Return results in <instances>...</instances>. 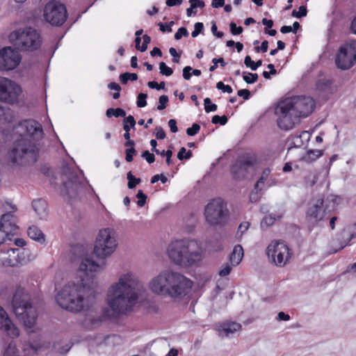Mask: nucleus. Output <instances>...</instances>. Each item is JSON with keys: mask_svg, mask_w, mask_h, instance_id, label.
I'll return each mask as SVG.
<instances>
[{"mask_svg": "<svg viewBox=\"0 0 356 356\" xmlns=\"http://www.w3.org/2000/svg\"><path fill=\"white\" fill-rule=\"evenodd\" d=\"M244 63L246 67H250L252 70H257V66H255V62L252 60L250 56H246L244 59Z\"/></svg>", "mask_w": 356, "mask_h": 356, "instance_id": "nucleus-56", "label": "nucleus"}, {"mask_svg": "<svg viewBox=\"0 0 356 356\" xmlns=\"http://www.w3.org/2000/svg\"><path fill=\"white\" fill-rule=\"evenodd\" d=\"M250 223L248 222H243L240 224L236 233V236L241 238L243 234L248 229Z\"/></svg>", "mask_w": 356, "mask_h": 356, "instance_id": "nucleus-41", "label": "nucleus"}, {"mask_svg": "<svg viewBox=\"0 0 356 356\" xmlns=\"http://www.w3.org/2000/svg\"><path fill=\"white\" fill-rule=\"evenodd\" d=\"M65 176L63 188L61 190V195L67 196L69 199L76 197L80 193L84 191L88 181L83 176L82 170L79 173L68 166L63 168Z\"/></svg>", "mask_w": 356, "mask_h": 356, "instance_id": "nucleus-9", "label": "nucleus"}, {"mask_svg": "<svg viewBox=\"0 0 356 356\" xmlns=\"http://www.w3.org/2000/svg\"><path fill=\"white\" fill-rule=\"evenodd\" d=\"M170 54L173 57L172 62L175 63H179L180 61V54L177 52V50L174 47H170L169 49Z\"/></svg>", "mask_w": 356, "mask_h": 356, "instance_id": "nucleus-57", "label": "nucleus"}, {"mask_svg": "<svg viewBox=\"0 0 356 356\" xmlns=\"http://www.w3.org/2000/svg\"><path fill=\"white\" fill-rule=\"evenodd\" d=\"M141 286L138 277L132 272L120 274L118 281L107 291L106 301L108 308L90 311L83 321V325L93 330L99 327L104 321L131 311L138 300Z\"/></svg>", "mask_w": 356, "mask_h": 356, "instance_id": "nucleus-1", "label": "nucleus"}, {"mask_svg": "<svg viewBox=\"0 0 356 356\" xmlns=\"http://www.w3.org/2000/svg\"><path fill=\"white\" fill-rule=\"evenodd\" d=\"M200 130V126L197 123H194L191 127L186 129V134L190 136H193L196 135Z\"/></svg>", "mask_w": 356, "mask_h": 356, "instance_id": "nucleus-50", "label": "nucleus"}, {"mask_svg": "<svg viewBox=\"0 0 356 356\" xmlns=\"http://www.w3.org/2000/svg\"><path fill=\"white\" fill-rule=\"evenodd\" d=\"M155 136L158 140H163L165 138V133L161 127H156L155 129Z\"/></svg>", "mask_w": 356, "mask_h": 356, "instance_id": "nucleus-60", "label": "nucleus"}, {"mask_svg": "<svg viewBox=\"0 0 356 356\" xmlns=\"http://www.w3.org/2000/svg\"><path fill=\"white\" fill-rule=\"evenodd\" d=\"M170 259L177 265L191 266L202 259V249L195 240L181 239L172 241L168 246Z\"/></svg>", "mask_w": 356, "mask_h": 356, "instance_id": "nucleus-5", "label": "nucleus"}, {"mask_svg": "<svg viewBox=\"0 0 356 356\" xmlns=\"http://www.w3.org/2000/svg\"><path fill=\"white\" fill-rule=\"evenodd\" d=\"M117 248V241L114 232L109 229H101L97 236L94 253L101 259L110 257Z\"/></svg>", "mask_w": 356, "mask_h": 356, "instance_id": "nucleus-11", "label": "nucleus"}, {"mask_svg": "<svg viewBox=\"0 0 356 356\" xmlns=\"http://www.w3.org/2000/svg\"><path fill=\"white\" fill-rule=\"evenodd\" d=\"M43 17L51 26H60L67 17L66 7L58 1L51 0L44 6Z\"/></svg>", "mask_w": 356, "mask_h": 356, "instance_id": "nucleus-12", "label": "nucleus"}, {"mask_svg": "<svg viewBox=\"0 0 356 356\" xmlns=\"http://www.w3.org/2000/svg\"><path fill=\"white\" fill-rule=\"evenodd\" d=\"M3 356H18V350L15 345L10 343L4 350Z\"/></svg>", "mask_w": 356, "mask_h": 356, "instance_id": "nucleus-35", "label": "nucleus"}, {"mask_svg": "<svg viewBox=\"0 0 356 356\" xmlns=\"http://www.w3.org/2000/svg\"><path fill=\"white\" fill-rule=\"evenodd\" d=\"M282 218V215L277 213H270L266 215L262 220L261 222V227H264V226L269 227L273 225L275 221L279 220Z\"/></svg>", "mask_w": 356, "mask_h": 356, "instance_id": "nucleus-27", "label": "nucleus"}, {"mask_svg": "<svg viewBox=\"0 0 356 356\" xmlns=\"http://www.w3.org/2000/svg\"><path fill=\"white\" fill-rule=\"evenodd\" d=\"M21 93L22 88L17 83L0 76V102L13 104L18 102Z\"/></svg>", "mask_w": 356, "mask_h": 356, "instance_id": "nucleus-16", "label": "nucleus"}, {"mask_svg": "<svg viewBox=\"0 0 356 356\" xmlns=\"http://www.w3.org/2000/svg\"><path fill=\"white\" fill-rule=\"evenodd\" d=\"M159 70L162 75H165L166 76H170L173 74L172 69L167 66L164 62H161L159 63Z\"/></svg>", "mask_w": 356, "mask_h": 356, "instance_id": "nucleus-36", "label": "nucleus"}, {"mask_svg": "<svg viewBox=\"0 0 356 356\" xmlns=\"http://www.w3.org/2000/svg\"><path fill=\"white\" fill-rule=\"evenodd\" d=\"M231 270H232L231 266L229 264L226 263L222 265V268L219 271V275L221 277L227 276L230 273Z\"/></svg>", "mask_w": 356, "mask_h": 356, "instance_id": "nucleus-55", "label": "nucleus"}, {"mask_svg": "<svg viewBox=\"0 0 356 356\" xmlns=\"http://www.w3.org/2000/svg\"><path fill=\"white\" fill-rule=\"evenodd\" d=\"M266 254L275 266H284L291 256L289 247L283 241H273L267 247Z\"/></svg>", "mask_w": 356, "mask_h": 356, "instance_id": "nucleus-15", "label": "nucleus"}, {"mask_svg": "<svg viewBox=\"0 0 356 356\" xmlns=\"http://www.w3.org/2000/svg\"><path fill=\"white\" fill-rule=\"evenodd\" d=\"M17 132L22 131V138L29 139L31 138L34 141L39 140L42 138L43 129L42 125L34 120H26L19 123L16 127Z\"/></svg>", "mask_w": 356, "mask_h": 356, "instance_id": "nucleus-19", "label": "nucleus"}, {"mask_svg": "<svg viewBox=\"0 0 356 356\" xmlns=\"http://www.w3.org/2000/svg\"><path fill=\"white\" fill-rule=\"evenodd\" d=\"M17 229L16 218L13 213H7L1 216L0 218V232L5 234L8 238H11L17 234Z\"/></svg>", "mask_w": 356, "mask_h": 356, "instance_id": "nucleus-21", "label": "nucleus"}, {"mask_svg": "<svg viewBox=\"0 0 356 356\" xmlns=\"http://www.w3.org/2000/svg\"><path fill=\"white\" fill-rule=\"evenodd\" d=\"M136 197L138 199L137 202L138 206L143 207L146 203L147 195L141 190H139L136 194Z\"/></svg>", "mask_w": 356, "mask_h": 356, "instance_id": "nucleus-44", "label": "nucleus"}, {"mask_svg": "<svg viewBox=\"0 0 356 356\" xmlns=\"http://www.w3.org/2000/svg\"><path fill=\"white\" fill-rule=\"evenodd\" d=\"M138 75L136 73L125 72L120 75V80L123 84H126L129 80L136 81Z\"/></svg>", "mask_w": 356, "mask_h": 356, "instance_id": "nucleus-33", "label": "nucleus"}, {"mask_svg": "<svg viewBox=\"0 0 356 356\" xmlns=\"http://www.w3.org/2000/svg\"><path fill=\"white\" fill-rule=\"evenodd\" d=\"M10 41L22 51H33L41 45V38L37 31L31 27L19 29L9 35Z\"/></svg>", "mask_w": 356, "mask_h": 356, "instance_id": "nucleus-8", "label": "nucleus"}, {"mask_svg": "<svg viewBox=\"0 0 356 356\" xmlns=\"http://www.w3.org/2000/svg\"><path fill=\"white\" fill-rule=\"evenodd\" d=\"M13 310L17 319L25 327L31 328L35 325L38 314L35 307L31 302L30 297L24 288L16 289L12 300Z\"/></svg>", "mask_w": 356, "mask_h": 356, "instance_id": "nucleus-6", "label": "nucleus"}, {"mask_svg": "<svg viewBox=\"0 0 356 356\" xmlns=\"http://www.w3.org/2000/svg\"><path fill=\"white\" fill-rule=\"evenodd\" d=\"M211 122L215 124H220L221 125H225L227 122V118L225 115L222 116L216 115L212 117Z\"/></svg>", "mask_w": 356, "mask_h": 356, "instance_id": "nucleus-43", "label": "nucleus"}, {"mask_svg": "<svg viewBox=\"0 0 356 356\" xmlns=\"http://www.w3.org/2000/svg\"><path fill=\"white\" fill-rule=\"evenodd\" d=\"M192 67L191 66H186L183 69V78L185 80H190L191 78L192 73L191 72Z\"/></svg>", "mask_w": 356, "mask_h": 356, "instance_id": "nucleus-63", "label": "nucleus"}, {"mask_svg": "<svg viewBox=\"0 0 356 356\" xmlns=\"http://www.w3.org/2000/svg\"><path fill=\"white\" fill-rule=\"evenodd\" d=\"M237 95L239 97H242L244 100H248L250 97V92L248 89H241L238 90Z\"/></svg>", "mask_w": 356, "mask_h": 356, "instance_id": "nucleus-61", "label": "nucleus"}, {"mask_svg": "<svg viewBox=\"0 0 356 356\" xmlns=\"http://www.w3.org/2000/svg\"><path fill=\"white\" fill-rule=\"evenodd\" d=\"M32 207L40 219H45L47 217V203L44 200H34L32 202Z\"/></svg>", "mask_w": 356, "mask_h": 356, "instance_id": "nucleus-24", "label": "nucleus"}, {"mask_svg": "<svg viewBox=\"0 0 356 356\" xmlns=\"http://www.w3.org/2000/svg\"><path fill=\"white\" fill-rule=\"evenodd\" d=\"M127 178L128 179V184H127V186H128V188L129 189H133L134 188L136 185L139 184L141 181V179L140 178H136L135 177L131 171H129L127 174Z\"/></svg>", "mask_w": 356, "mask_h": 356, "instance_id": "nucleus-32", "label": "nucleus"}, {"mask_svg": "<svg viewBox=\"0 0 356 356\" xmlns=\"http://www.w3.org/2000/svg\"><path fill=\"white\" fill-rule=\"evenodd\" d=\"M204 109L207 113L216 111L217 110V105L212 104L211 99L207 97L204 100Z\"/></svg>", "mask_w": 356, "mask_h": 356, "instance_id": "nucleus-37", "label": "nucleus"}, {"mask_svg": "<svg viewBox=\"0 0 356 356\" xmlns=\"http://www.w3.org/2000/svg\"><path fill=\"white\" fill-rule=\"evenodd\" d=\"M323 154L321 150L312 149L308 150L306 154L302 157V160L307 163L314 161Z\"/></svg>", "mask_w": 356, "mask_h": 356, "instance_id": "nucleus-28", "label": "nucleus"}, {"mask_svg": "<svg viewBox=\"0 0 356 356\" xmlns=\"http://www.w3.org/2000/svg\"><path fill=\"white\" fill-rule=\"evenodd\" d=\"M270 173V170L269 168H265L259 179L257 183L254 185V190H261V185H264L265 181L268 179L269 175Z\"/></svg>", "mask_w": 356, "mask_h": 356, "instance_id": "nucleus-30", "label": "nucleus"}, {"mask_svg": "<svg viewBox=\"0 0 356 356\" xmlns=\"http://www.w3.org/2000/svg\"><path fill=\"white\" fill-rule=\"evenodd\" d=\"M141 156L144 158L147 162L149 164L152 163L155 161V156L153 154L150 153L148 150H145L143 152Z\"/></svg>", "mask_w": 356, "mask_h": 356, "instance_id": "nucleus-54", "label": "nucleus"}, {"mask_svg": "<svg viewBox=\"0 0 356 356\" xmlns=\"http://www.w3.org/2000/svg\"><path fill=\"white\" fill-rule=\"evenodd\" d=\"M192 286L191 280L169 269L161 271L149 282V289L154 294L175 300L187 295Z\"/></svg>", "mask_w": 356, "mask_h": 356, "instance_id": "nucleus-4", "label": "nucleus"}, {"mask_svg": "<svg viewBox=\"0 0 356 356\" xmlns=\"http://www.w3.org/2000/svg\"><path fill=\"white\" fill-rule=\"evenodd\" d=\"M314 99L308 96L298 95L285 98L275 108L277 125L284 130H290L300 118L307 117L314 108Z\"/></svg>", "mask_w": 356, "mask_h": 356, "instance_id": "nucleus-3", "label": "nucleus"}, {"mask_svg": "<svg viewBox=\"0 0 356 356\" xmlns=\"http://www.w3.org/2000/svg\"><path fill=\"white\" fill-rule=\"evenodd\" d=\"M212 63H213V65L210 66V67H209L210 72H213L218 67V63H220L222 67H224L226 65V63L225 62V60L223 58H213Z\"/></svg>", "mask_w": 356, "mask_h": 356, "instance_id": "nucleus-45", "label": "nucleus"}, {"mask_svg": "<svg viewBox=\"0 0 356 356\" xmlns=\"http://www.w3.org/2000/svg\"><path fill=\"white\" fill-rule=\"evenodd\" d=\"M188 35V32L185 27H180L176 33L175 34V39L177 40H180L183 36L187 37Z\"/></svg>", "mask_w": 356, "mask_h": 356, "instance_id": "nucleus-51", "label": "nucleus"}, {"mask_svg": "<svg viewBox=\"0 0 356 356\" xmlns=\"http://www.w3.org/2000/svg\"><path fill=\"white\" fill-rule=\"evenodd\" d=\"M147 98V95L146 93H140L137 97L136 104L139 108L145 107L147 105L146 99Z\"/></svg>", "mask_w": 356, "mask_h": 356, "instance_id": "nucleus-40", "label": "nucleus"}, {"mask_svg": "<svg viewBox=\"0 0 356 356\" xmlns=\"http://www.w3.org/2000/svg\"><path fill=\"white\" fill-rule=\"evenodd\" d=\"M307 14V10L306 6H301L299 7V10L296 11V10H293L292 11L291 15L296 18H301L302 17H305Z\"/></svg>", "mask_w": 356, "mask_h": 356, "instance_id": "nucleus-39", "label": "nucleus"}, {"mask_svg": "<svg viewBox=\"0 0 356 356\" xmlns=\"http://www.w3.org/2000/svg\"><path fill=\"white\" fill-rule=\"evenodd\" d=\"M216 88L218 90H222L224 92L232 93L233 92V90L230 86L225 85L222 81L217 83Z\"/></svg>", "mask_w": 356, "mask_h": 356, "instance_id": "nucleus-53", "label": "nucleus"}, {"mask_svg": "<svg viewBox=\"0 0 356 356\" xmlns=\"http://www.w3.org/2000/svg\"><path fill=\"white\" fill-rule=\"evenodd\" d=\"M335 197L331 196L325 201L322 197H317L310 200L308 204L307 217L309 220L315 222H318L324 218L327 211H330L328 202H332V207L334 205Z\"/></svg>", "mask_w": 356, "mask_h": 356, "instance_id": "nucleus-14", "label": "nucleus"}, {"mask_svg": "<svg viewBox=\"0 0 356 356\" xmlns=\"http://www.w3.org/2000/svg\"><path fill=\"white\" fill-rule=\"evenodd\" d=\"M204 30V24L202 22H197L194 25V31L191 33L193 38H196Z\"/></svg>", "mask_w": 356, "mask_h": 356, "instance_id": "nucleus-49", "label": "nucleus"}, {"mask_svg": "<svg viewBox=\"0 0 356 356\" xmlns=\"http://www.w3.org/2000/svg\"><path fill=\"white\" fill-rule=\"evenodd\" d=\"M106 115L107 118H111L113 116L115 118L122 117L124 118L126 116V112L121 108H110L106 110Z\"/></svg>", "mask_w": 356, "mask_h": 356, "instance_id": "nucleus-31", "label": "nucleus"}, {"mask_svg": "<svg viewBox=\"0 0 356 356\" xmlns=\"http://www.w3.org/2000/svg\"><path fill=\"white\" fill-rule=\"evenodd\" d=\"M72 348V344L66 343L65 346H60L58 343L54 344V348L60 354L67 353Z\"/></svg>", "mask_w": 356, "mask_h": 356, "instance_id": "nucleus-42", "label": "nucleus"}, {"mask_svg": "<svg viewBox=\"0 0 356 356\" xmlns=\"http://www.w3.org/2000/svg\"><path fill=\"white\" fill-rule=\"evenodd\" d=\"M168 102V97L167 95H163L159 97V106H157V109L159 111H162L165 109L167 106Z\"/></svg>", "mask_w": 356, "mask_h": 356, "instance_id": "nucleus-46", "label": "nucleus"}, {"mask_svg": "<svg viewBox=\"0 0 356 356\" xmlns=\"http://www.w3.org/2000/svg\"><path fill=\"white\" fill-rule=\"evenodd\" d=\"M0 330L10 339H16L19 336V330L8 316L0 323Z\"/></svg>", "mask_w": 356, "mask_h": 356, "instance_id": "nucleus-22", "label": "nucleus"}, {"mask_svg": "<svg viewBox=\"0 0 356 356\" xmlns=\"http://www.w3.org/2000/svg\"><path fill=\"white\" fill-rule=\"evenodd\" d=\"M38 154L39 149L35 142L21 138L14 142L8 152V159L13 165H26L35 163Z\"/></svg>", "mask_w": 356, "mask_h": 356, "instance_id": "nucleus-7", "label": "nucleus"}, {"mask_svg": "<svg viewBox=\"0 0 356 356\" xmlns=\"http://www.w3.org/2000/svg\"><path fill=\"white\" fill-rule=\"evenodd\" d=\"M258 78L259 76L257 73L243 72V79L248 84L255 83Z\"/></svg>", "mask_w": 356, "mask_h": 356, "instance_id": "nucleus-34", "label": "nucleus"}, {"mask_svg": "<svg viewBox=\"0 0 356 356\" xmlns=\"http://www.w3.org/2000/svg\"><path fill=\"white\" fill-rule=\"evenodd\" d=\"M28 261L25 250L6 245L0 250V265L1 266L19 267L26 264Z\"/></svg>", "mask_w": 356, "mask_h": 356, "instance_id": "nucleus-13", "label": "nucleus"}, {"mask_svg": "<svg viewBox=\"0 0 356 356\" xmlns=\"http://www.w3.org/2000/svg\"><path fill=\"white\" fill-rule=\"evenodd\" d=\"M241 329V325L240 323L233 322V321H227L222 323L218 329L220 334H224L226 337H229L231 334H233L234 332L239 331Z\"/></svg>", "mask_w": 356, "mask_h": 356, "instance_id": "nucleus-23", "label": "nucleus"}, {"mask_svg": "<svg viewBox=\"0 0 356 356\" xmlns=\"http://www.w3.org/2000/svg\"><path fill=\"white\" fill-rule=\"evenodd\" d=\"M192 156V152L191 150H188L186 152V149L185 147H181L178 154H177V158L182 161L184 159H189Z\"/></svg>", "mask_w": 356, "mask_h": 356, "instance_id": "nucleus-38", "label": "nucleus"}, {"mask_svg": "<svg viewBox=\"0 0 356 356\" xmlns=\"http://www.w3.org/2000/svg\"><path fill=\"white\" fill-rule=\"evenodd\" d=\"M206 222L211 227H223L228 222L229 211L221 198L213 199L204 208Z\"/></svg>", "mask_w": 356, "mask_h": 356, "instance_id": "nucleus-10", "label": "nucleus"}, {"mask_svg": "<svg viewBox=\"0 0 356 356\" xmlns=\"http://www.w3.org/2000/svg\"><path fill=\"white\" fill-rule=\"evenodd\" d=\"M21 60L18 51L4 47L0 50V70H12L19 65Z\"/></svg>", "mask_w": 356, "mask_h": 356, "instance_id": "nucleus-20", "label": "nucleus"}, {"mask_svg": "<svg viewBox=\"0 0 356 356\" xmlns=\"http://www.w3.org/2000/svg\"><path fill=\"white\" fill-rule=\"evenodd\" d=\"M189 3L191 5L192 8H203L205 6L204 2L202 0H189Z\"/></svg>", "mask_w": 356, "mask_h": 356, "instance_id": "nucleus-62", "label": "nucleus"}, {"mask_svg": "<svg viewBox=\"0 0 356 356\" xmlns=\"http://www.w3.org/2000/svg\"><path fill=\"white\" fill-rule=\"evenodd\" d=\"M229 28H230L231 33L234 35H239L243 31L242 26H237L236 24L233 22H232L229 24Z\"/></svg>", "mask_w": 356, "mask_h": 356, "instance_id": "nucleus-48", "label": "nucleus"}, {"mask_svg": "<svg viewBox=\"0 0 356 356\" xmlns=\"http://www.w3.org/2000/svg\"><path fill=\"white\" fill-rule=\"evenodd\" d=\"M255 163L256 158L253 154L245 153L238 156L230 169L234 179L236 180L245 179L249 172V169L252 168Z\"/></svg>", "mask_w": 356, "mask_h": 356, "instance_id": "nucleus-17", "label": "nucleus"}, {"mask_svg": "<svg viewBox=\"0 0 356 356\" xmlns=\"http://www.w3.org/2000/svg\"><path fill=\"white\" fill-rule=\"evenodd\" d=\"M243 257V249L241 245L234 246L230 254L229 259L233 266H237L241 261Z\"/></svg>", "mask_w": 356, "mask_h": 356, "instance_id": "nucleus-25", "label": "nucleus"}, {"mask_svg": "<svg viewBox=\"0 0 356 356\" xmlns=\"http://www.w3.org/2000/svg\"><path fill=\"white\" fill-rule=\"evenodd\" d=\"M143 44L141 45V47H140L141 52H144L147 50V45L151 42V38L147 35H144L143 36Z\"/></svg>", "mask_w": 356, "mask_h": 356, "instance_id": "nucleus-59", "label": "nucleus"}, {"mask_svg": "<svg viewBox=\"0 0 356 356\" xmlns=\"http://www.w3.org/2000/svg\"><path fill=\"white\" fill-rule=\"evenodd\" d=\"M159 180H161L162 183L165 184L167 182L168 178L163 174L156 175L152 177L151 183L154 184V183L157 182Z\"/></svg>", "mask_w": 356, "mask_h": 356, "instance_id": "nucleus-58", "label": "nucleus"}, {"mask_svg": "<svg viewBox=\"0 0 356 356\" xmlns=\"http://www.w3.org/2000/svg\"><path fill=\"white\" fill-rule=\"evenodd\" d=\"M105 262L101 264L96 263L90 257L82 259L79 271L83 273L78 284L68 283L56 294V300L63 309L71 312H81L88 309L95 297L94 273L104 269Z\"/></svg>", "mask_w": 356, "mask_h": 356, "instance_id": "nucleus-2", "label": "nucleus"}, {"mask_svg": "<svg viewBox=\"0 0 356 356\" xmlns=\"http://www.w3.org/2000/svg\"><path fill=\"white\" fill-rule=\"evenodd\" d=\"M211 32L218 38H222L224 35V33L221 31H218V28L215 22H212L211 25Z\"/></svg>", "mask_w": 356, "mask_h": 356, "instance_id": "nucleus-64", "label": "nucleus"}, {"mask_svg": "<svg viewBox=\"0 0 356 356\" xmlns=\"http://www.w3.org/2000/svg\"><path fill=\"white\" fill-rule=\"evenodd\" d=\"M337 66L341 70H348L356 63V44H346L341 46L336 56Z\"/></svg>", "mask_w": 356, "mask_h": 356, "instance_id": "nucleus-18", "label": "nucleus"}, {"mask_svg": "<svg viewBox=\"0 0 356 356\" xmlns=\"http://www.w3.org/2000/svg\"><path fill=\"white\" fill-rule=\"evenodd\" d=\"M28 236L33 240L42 243L44 242V235L42 232L35 225L30 226L27 230Z\"/></svg>", "mask_w": 356, "mask_h": 356, "instance_id": "nucleus-26", "label": "nucleus"}, {"mask_svg": "<svg viewBox=\"0 0 356 356\" xmlns=\"http://www.w3.org/2000/svg\"><path fill=\"white\" fill-rule=\"evenodd\" d=\"M136 153H137V152L134 147L127 148L125 150V154H126L125 159H126L127 162H129V163L131 162L134 159V156L136 155Z\"/></svg>", "mask_w": 356, "mask_h": 356, "instance_id": "nucleus-47", "label": "nucleus"}, {"mask_svg": "<svg viewBox=\"0 0 356 356\" xmlns=\"http://www.w3.org/2000/svg\"><path fill=\"white\" fill-rule=\"evenodd\" d=\"M42 348V346L39 344H33L30 343L28 345L26 348H24V351L25 355H26V351L31 350L34 354H37L38 351H40Z\"/></svg>", "mask_w": 356, "mask_h": 356, "instance_id": "nucleus-52", "label": "nucleus"}, {"mask_svg": "<svg viewBox=\"0 0 356 356\" xmlns=\"http://www.w3.org/2000/svg\"><path fill=\"white\" fill-rule=\"evenodd\" d=\"M342 234L343 236L346 234L348 238L346 242L341 246V249L346 246L353 238L356 237V222L353 226L348 227L347 229H343Z\"/></svg>", "mask_w": 356, "mask_h": 356, "instance_id": "nucleus-29", "label": "nucleus"}]
</instances>
